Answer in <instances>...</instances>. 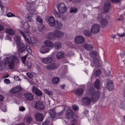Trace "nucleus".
Returning <instances> with one entry per match:
<instances>
[{
  "label": "nucleus",
  "mask_w": 125,
  "mask_h": 125,
  "mask_svg": "<svg viewBox=\"0 0 125 125\" xmlns=\"http://www.w3.org/2000/svg\"><path fill=\"white\" fill-rule=\"evenodd\" d=\"M86 94L89 96H91L92 101L95 102L100 97V93L99 91H96L93 87H91L87 91Z\"/></svg>",
  "instance_id": "obj_1"
},
{
  "label": "nucleus",
  "mask_w": 125,
  "mask_h": 125,
  "mask_svg": "<svg viewBox=\"0 0 125 125\" xmlns=\"http://www.w3.org/2000/svg\"><path fill=\"white\" fill-rule=\"evenodd\" d=\"M17 58L16 56H11L9 58L6 57L4 61L5 64H9L8 66L9 68L11 69H13L14 64V60Z\"/></svg>",
  "instance_id": "obj_2"
},
{
  "label": "nucleus",
  "mask_w": 125,
  "mask_h": 125,
  "mask_svg": "<svg viewBox=\"0 0 125 125\" xmlns=\"http://www.w3.org/2000/svg\"><path fill=\"white\" fill-rule=\"evenodd\" d=\"M58 9L59 12L61 13H65L67 11V8L63 3L59 4L58 5Z\"/></svg>",
  "instance_id": "obj_3"
},
{
  "label": "nucleus",
  "mask_w": 125,
  "mask_h": 125,
  "mask_svg": "<svg viewBox=\"0 0 125 125\" xmlns=\"http://www.w3.org/2000/svg\"><path fill=\"white\" fill-rule=\"evenodd\" d=\"M75 43L77 44H81L85 42L84 38L81 35L77 36L74 39Z\"/></svg>",
  "instance_id": "obj_4"
},
{
  "label": "nucleus",
  "mask_w": 125,
  "mask_h": 125,
  "mask_svg": "<svg viewBox=\"0 0 125 125\" xmlns=\"http://www.w3.org/2000/svg\"><path fill=\"white\" fill-rule=\"evenodd\" d=\"M100 29V26L99 24H95L92 26L91 29V31L94 33L96 34L99 32Z\"/></svg>",
  "instance_id": "obj_5"
},
{
  "label": "nucleus",
  "mask_w": 125,
  "mask_h": 125,
  "mask_svg": "<svg viewBox=\"0 0 125 125\" xmlns=\"http://www.w3.org/2000/svg\"><path fill=\"white\" fill-rule=\"evenodd\" d=\"M35 108L38 110H43L44 109V106L43 104L40 101L36 102L34 105Z\"/></svg>",
  "instance_id": "obj_6"
},
{
  "label": "nucleus",
  "mask_w": 125,
  "mask_h": 125,
  "mask_svg": "<svg viewBox=\"0 0 125 125\" xmlns=\"http://www.w3.org/2000/svg\"><path fill=\"white\" fill-rule=\"evenodd\" d=\"M75 114L72 110L69 109H67L66 111V115L68 119L73 118Z\"/></svg>",
  "instance_id": "obj_7"
},
{
  "label": "nucleus",
  "mask_w": 125,
  "mask_h": 125,
  "mask_svg": "<svg viewBox=\"0 0 125 125\" xmlns=\"http://www.w3.org/2000/svg\"><path fill=\"white\" fill-rule=\"evenodd\" d=\"M59 65L56 63H52L46 66V68L47 70H53L56 69L58 67Z\"/></svg>",
  "instance_id": "obj_8"
},
{
  "label": "nucleus",
  "mask_w": 125,
  "mask_h": 125,
  "mask_svg": "<svg viewBox=\"0 0 125 125\" xmlns=\"http://www.w3.org/2000/svg\"><path fill=\"white\" fill-rule=\"evenodd\" d=\"M24 96L25 99L28 101H32L34 99L33 95L30 93H24Z\"/></svg>",
  "instance_id": "obj_9"
},
{
  "label": "nucleus",
  "mask_w": 125,
  "mask_h": 125,
  "mask_svg": "<svg viewBox=\"0 0 125 125\" xmlns=\"http://www.w3.org/2000/svg\"><path fill=\"white\" fill-rule=\"evenodd\" d=\"M40 59L43 63L45 64L51 63L53 61L52 58L49 57H47L46 58H40Z\"/></svg>",
  "instance_id": "obj_10"
},
{
  "label": "nucleus",
  "mask_w": 125,
  "mask_h": 125,
  "mask_svg": "<svg viewBox=\"0 0 125 125\" xmlns=\"http://www.w3.org/2000/svg\"><path fill=\"white\" fill-rule=\"evenodd\" d=\"M18 47L19 52L21 53L25 52L26 51L25 46L24 44L23 43H21L17 45Z\"/></svg>",
  "instance_id": "obj_11"
},
{
  "label": "nucleus",
  "mask_w": 125,
  "mask_h": 125,
  "mask_svg": "<svg viewBox=\"0 0 125 125\" xmlns=\"http://www.w3.org/2000/svg\"><path fill=\"white\" fill-rule=\"evenodd\" d=\"M36 20L40 24L38 26V27L40 29H42L43 28L44 26L43 24V21L40 16H37L36 17Z\"/></svg>",
  "instance_id": "obj_12"
},
{
  "label": "nucleus",
  "mask_w": 125,
  "mask_h": 125,
  "mask_svg": "<svg viewBox=\"0 0 125 125\" xmlns=\"http://www.w3.org/2000/svg\"><path fill=\"white\" fill-rule=\"evenodd\" d=\"M35 119L38 121H42L44 117L43 115L40 113H36L35 115Z\"/></svg>",
  "instance_id": "obj_13"
},
{
  "label": "nucleus",
  "mask_w": 125,
  "mask_h": 125,
  "mask_svg": "<svg viewBox=\"0 0 125 125\" xmlns=\"http://www.w3.org/2000/svg\"><path fill=\"white\" fill-rule=\"evenodd\" d=\"M83 102L85 105H89L91 103L92 99L91 98L88 97H83L82 99Z\"/></svg>",
  "instance_id": "obj_14"
},
{
  "label": "nucleus",
  "mask_w": 125,
  "mask_h": 125,
  "mask_svg": "<svg viewBox=\"0 0 125 125\" xmlns=\"http://www.w3.org/2000/svg\"><path fill=\"white\" fill-rule=\"evenodd\" d=\"M32 90L33 92L34 93L38 96H40L42 95V93L41 91L35 86L33 87Z\"/></svg>",
  "instance_id": "obj_15"
},
{
  "label": "nucleus",
  "mask_w": 125,
  "mask_h": 125,
  "mask_svg": "<svg viewBox=\"0 0 125 125\" xmlns=\"http://www.w3.org/2000/svg\"><path fill=\"white\" fill-rule=\"evenodd\" d=\"M53 26L56 30H60L62 28L63 25L61 23L57 21L53 24Z\"/></svg>",
  "instance_id": "obj_16"
},
{
  "label": "nucleus",
  "mask_w": 125,
  "mask_h": 125,
  "mask_svg": "<svg viewBox=\"0 0 125 125\" xmlns=\"http://www.w3.org/2000/svg\"><path fill=\"white\" fill-rule=\"evenodd\" d=\"M114 86L113 82L110 80H108L107 81V88L110 91L113 90L114 89Z\"/></svg>",
  "instance_id": "obj_17"
},
{
  "label": "nucleus",
  "mask_w": 125,
  "mask_h": 125,
  "mask_svg": "<svg viewBox=\"0 0 125 125\" xmlns=\"http://www.w3.org/2000/svg\"><path fill=\"white\" fill-rule=\"evenodd\" d=\"M84 92L83 89L82 88H78L74 91V92L75 94L79 96H81L83 94Z\"/></svg>",
  "instance_id": "obj_18"
},
{
  "label": "nucleus",
  "mask_w": 125,
  "mask_h": 125,
  "mask_svg": "<svg viewBox=\"0 0 125 125\" xmlns=\"http://www.w3.org/2000/svg\"><path fill=\"white\" fill-rule=\"evenodd\" d=\"M110 6V4L109 2L105 3L103 8L104 13H107L108 11Z\"/></svg>",
  "instance_id": "obj_19"
},
{
  "label": "nucleus",
  "mask_w": 125,
  "mask_h": 125,
  "mask_svg": "<svg viewBox=\"0 0 125 125\" xmlns=\"http://www.w3.org/2000/svg\"><path fill=\"white\" fill-rule=\"evenodd\" d=\"M21 90V87L19 86H16L11 89L10 92L13 94H15L18 93Z\"/></svg>",
  "instance_id": "obj_20"
},
{
  "label": "nucleus",
  "mask_w": 125,
  "mask_h": 125,
  "mask_svg": "<svg viewBox=\"0 0 125 125\" xmlns=\"http://www.w3.org/2000/svg\"><path fill=\"white\" fill-rule=\"evenodd\" d=\"M50 48L47 46H42L40 50L42 54H44L48 52Z\"/></svg>",
  "instance_id": "obj_21"
},
{
  "label": "nucleus",
  "mask_w": 125,
  "mask_h": 125,
  "mask_svg": "<svg viewBox=\"0 0 125 125\" xmlns=\"http://www.w3.org/2000/svg\"><path fill=\"white\" fill-rule=\"evenodd\" d=\"M54 32H50L47 35L46 38L50 40H54L55 38Z\"/></svg>",
  "instance_id": "obj_22"
},
{
  "label": "nucleus",
  "mask_w": 125,
  "mask_h": 125,
  "mask_svg": "<svg viewBox=\"0 0 125 125\" xmlns=\"http://www.w3.org/2000/svg\"><path fill=\"white\" fill-rule=\"evenodd\" d=\"M55 38H62L64 36V33L62 31H54Z\"/></svg>",
  "instance_id": "obj_23"
},
{
  "label": "nucleus",
  "mask_w": 125,
  "mask_h": 125,
  "mask_svg": "<svg viewBox=\"0 0 125 125\" xmlns=\"http://www.w3.org/2000/svg\"><path fill=\"white\" fill-rule=\"evenodd\" d=\"M101 84L99 80L97 79L94 83V86L95 88L97 90H99L100 88Z\"/></svg>",
  "instance_id": "obj_24"
},
{
  "label": "nucleus",
  "mask_w": 125,
  "mask_h": 125,
  "mask_svg": "<svg viewBox=\"0 0 125 125\" xmlns=\"http://www.w3.org/2000/svg\"><path fill=\"white\" fill-rule=\"evenodd\" d=\"M108 23V20L106 18L103 19L100 21V23L103 27L105 26Z\"/></svg>",
  "instance_id": "obj_25"
},
{
  "label": "nucleus",
  "mask_w": 125,
  "mask_h": 125,
  "mask_svg": "<svg viewBox=\"0 0 125 125\" xmlns=\"http://www.w3.org/2000/svg\"><path fill=\"white\" fill-rule=\"evenodd\" d=\"M48 21L50 26L51 27H53L54 24L56 22L55 21L54 18L52 17H50L48 20Z\"/></svg>",
  "instance_id": "obj_26"
},
{
  "label": "nucleus",
  "mask_w": 125,
  "mask_h": 125,
  "mask_svg": "<svg viewBox=\"0 0 125 125\" xmlns=\"http://www.w3.org/2000/svg\"><path fill=\"white\" fill-rule=\"evenodd\" d=\"M44 44L46 46H47L49 47H54V44L51 42L49 41H46L44 42Z\"/></svg>",
  "instance_id": "obj_27"
},
{
  "label": "nucleus",
  "mask_w": 125,
  "mask_h": 125,
  "mask_svg": "<svg viewBox=\"0 0 125 125\" xmlns=\"http://www.w3.org/2000/svg\"><path fill=\"white\" fill-rule=\"evenodd\" d=\"M49 113L50 114L52 118L54 117L56 113L55 110V109L53 108L50 110L49 111Z\"/></svg>",
  "instance_id": "obj_28"
},
{
  "label": "nucleus",
  "mask_w": 125,
  "mask_h": 125,
  "mask_svg": "<svg viewBox=\"0 0 125 125\" xmlns=\"http://www.w3.org/2000/svg\"><path fill=\"white\" fill-rule=\"evenodd\" d=\"M5 31L6 33L11 35H13L15 34V31L11 29L6 28Z\"/></svg>",
  "instance_id": "obj_29"
},
{
  "label": "nucleus",
  "mask_w": 125,
  "mask_h": 125,
  "mask_svg": "<svg viewBox=\"0 0 125 125\" xmlns=\"http://www.w3.org/2000/svg\"><path fill=\"white\" fill-rule=\"evenodd\" d=\"M13 37L14 40L16 41L17 45L21 43H22V42L20 41V38L18 36L16 35Z\"/></svg>",
  "instance_id": "obj_30"
},
{
  "label": "nucleus",
  "mask_w": 125,
  "mask_h": 125,
  "mask_svg": "<svg viewBox=\"0 0 125 125\" xmlns=\"http://www.w3.org/2000/svg\"><path fill=\"white\" fill-rule=\"evenodd\" d=\"M54 45V47L56 49H59L62 46V44L59 42H55Z\"/></svg>",
  "instance_id": "obj_31"
},
{
  "label": "nucleus",
  "mask_w": 125,
  "mask_h": 125,
  "mask_svg": "<svg viewBox=\"0 0 125 125\" xmlns=\"http://www.w3.org/2000/svg\"><path fill=\"white\" fill-rule=\"evenodd\" d=\"M22 27L24 29L27 30L29 29L30 25L28 22H25L22 24Z\"/></svg>",
  "instance_id": "obj_32"
},
{
  "label": "nucleus",
  "mask_w": 125,
  "mask_h": 125,
  "mask_svg": "<svg viewBox=\"0 0 125 125\" xmlns=\"http://www.w3.org/2000/svg\"><path fill=\"white\" fill-rule=\"evenodd\" d=\"M60 80L58 77H55L53 78L52 80V83L54 84L58 83L59 82Z\"/></svg>",
  "instance_id": "obj_33"
},
{
  "label": "nucleus",
  "mask_w": 125,
  "mask_h": 125,
  "mask_svg": "<svg viewBox=\"0 0 125 125\" xmlns=\"http://www.w3.org/2000/svg\"><path fill=\"white\" fill-rule=\"evenodd\" d=\"M19 31L20 32L21 34L22 35L23 37L24 38L25 41L26 42H28L29 40L27 38V37L26 35V32H23V31L20 30H19Z\"/></svg>",
  "instance_id": "obj_34"
},
{
  "label": "nucleus",
  "mask_w": 125,
  "mask_h": 125,
  "mask_svg": "<svg viewBox=\"0 0 125 125\" xmlns=\"http://www.w3.org/2000/svg\"><path fill=\"white\" fill-rule=\"evenodd\" d=\"M44 91L45 93L49 96L50 97L52 96L53 95L52 92L51 91L45 89L44 90Z\"/></svg>",
  "instance_id": "obj_35"
},
{
  "label": "nucleus",
  "mask_w": 125,
  "mask_h": 125,
  "mask_svg": "<svg viewBox=\"0 0 125 125\" xmlns=\"http://www.w3.org/2000/svg\"><path fill=\"white\" fill-rule=\"evenodd\" d=\"M97 52L95 51H93L91 52L90 53V55L93 58H95L97 55Z\"/></svg>",
  "instance_id": "obj_36"
},
{
  "label": "nucleus",
  "mask_w": 125,
  "mask_h": 125,
  "mask_svg": "<svg viewBox=\"0 0 125 125\" xmlns=\"http://www.w3.org/2000/svg\"><path fill=\"white\" fill-rule=\"evenodd\" d=\"M84 47L88 51H90L93 48L92 46L90 44L85 45L84 46Z\"/></svg>",
  "instance_id": "obj_37"
},
{
  "label": "nucleus",
  "mask_w": 125,
  "mask_h": 125,
  "mask_svg": "<svg viewBox=\"0 0 125 125\" xmlns=\"http://www.w3.org/2000/svg\"><path fill=\"white\" fill-rule=\"evenodd\" d=\"M64 56V54L63 53L59 52L57 54L56 57L58 59H61Z\"/></svg>",
  "instance_id": "obj_38"
},
{
  "label": "nucleus",
  "mask_w": 125,
  "mask_h": 125,
  "mask_svg": "<svg viewBox=\"0 0 125 125\" xmlns=\"http://www.w3.org/2000/svg\"><path fill=\"white\" fill-rule=\"evenodd\" d=\"M101 73V70L99 69H97L96 70L95 73L96 77H98L100 75Z\"/></svg>",
  "instance_id": "obj_39"
},
{
  "label": "nucleus",
  "mask_w": 125,
  "mask_h": 125,
  "mask_svg": "<svg viewBox=\"0 0 125 125\" xmlns=\"http://www.w3.org/2000/svg\"><path fill=\"white\" fill-rule=\"evenodd\" d=\"M53 13L55 16L57 17L60 18L61 17V14L55 10H54L53 12Z\"/></svg>",
  "instance_id": "obj_40"
},
{
  "label": "nucleus",
  "mask_w": 125,
  "mask_h": 125,
  "mask_svg": "<svg viewBox=\"0 0 125 125\" xmlns=\"http://www.w3.org/2000/svg\"><path fill=\"white\" fill-rule=\"evenodd\" d=\"M53 13L55 16L57 17L60 18L61 17V14L55 10H54L53 12Z\"/></svg>",
  "instance_id": "obj_41"
},
{
  "label": "nucleus",
  "mask_w": 125,
  "mask_h": 125,
  "mask_svg": "<svg viewBox=\"0 0 125 125\" xmlns=\"http://www.w3.org/2000/svg\"><path fill=\"white\" fill-rule=\"evenodd\" d=\"M77 9L75 8L72 7L71 8L70 10V12L71 13H76L77 12Z\"/></svg>",
  "instance_id": "obj_42"
},
{
  "label": "nucleus",
  "mask_w": 125,
  "mask_h": 125,
  "mask_svg": "<svg viewBox=\"0 0 125 125\" xmlns=\"http://www.w3.org/2000/svg\"><path fill=\"white\" fill-rule=\"evenodd\" d=\"M26 75L30 78L32 79L34 76L33 73L31 72H28L26 73Z\"/></svg>",
  "instance_id": "obj_43"
},
{
  "label": "nucleus",
  "mask_w": 125,
  "mask_h": 125,
  "mask_svg": "<svg viewBox=\"0 0 125 125\" xmlns=\"http://www.w3.org/2000/svg\"><path fill=\"white\" fill-rule=\"evenodd\" d=\"M84 34L86 36H89L91 35V33L89 31L85 30L84 32Z\"/></svg>",
  "instance_id": "obj_44"
},
{
  "label": "nucleus",
  "mask_w": 125,
  "mask_h": 125,
  "mask_svg": "<svg viewBox=\"0 0 125 125\" xmlns=\"http://www.w3.org/2000/svg\"><path fill=\"white\" fill-rule=\"evenodd\" d=\"M27 57L26 55H25L24 56L22 57L21 58V59L22 60V62L24 63H25V61Z\"/></svg>",
  "instance_id": "obj_45"
},
{
  "label": "nucleus",
  "mask_w": 125,
  "mask_h": 125,
  "mask_svg": "<svg viewBox=\"0 0 125 125\" xmlns=\"http://www.w3.org/2000/svg\"><path fill=\"white\" fill-rule=\"evenodd\" d=\"M73 108L74 111H77L79 109L77 105H73Z\"/></svg>",
  "instance_id": "obj_46"
},
{
  "label": "nucleus",
  "mask_w": 125,
  "mask_h": 125,
  "mask_svg": "<svg viewBox=\"0 0 125 125\" xmlns=\"http://www.w3.org/2000/svg\"><path fill=\"white\" fill-rule=\"evenodd\" d=\"M32 119V117H31L28 116L27 119V122L28 123H30L31 122Z\"/></svg>",
  "instance_id": "obj_47"
},
{
  "label": "nucleus",
  "mask_w": 125,
  "mask_h": 125,
  "mask_svg": "<svg viewBox=\"0 0 125 125\" xmlns=\"http://www.w3.org/2000/svg\"><path fill=\"white\" fill-rule=\"evenodd\" d=\"M49 121L48 120H46L42 123V125H49Z\"/></svg>",
  "instance_id": "obj_48"
},
{
  "label": "nucleus",
  "mask_w": 125,
  "mask_h": 125,
  "mask_svg": "<svg viewBox=\"0 0 125 125\" xmlns=\"http://www.w3.org/2000/svg\"><path fill=\"white\" fill-rule=\"evenodd\" d=\"M7 16L9 17L15 16L14 14L11 13H9L7 14Z\"/></svg>",
  "instance_id": "obj_49"
},
{
  "label": "nucleus",
  "mask_w": 125,
  "mask_h": 125,
  "mask_svg": "<svg viewBox=\"0 0 125 125\" xmlns=\"http://www.w3.org/2000/svg\"><path fill=\"white\" fill-rule=\"evenodd\" d=\"M4 83L6 84H8L10 83V81L9 79H6L4 80Z\"/></svg>",
  "instance_id": "obj_50"
},
{
  "label": "nucleus",
  "mask_w": 125,
  "mask_h": 125,
  "mask_svg": "<svg viewBox=\"0 0 125 125\" xmlns=\"http://www.w3.org/2000/svg\"><path fill=\"white\" fill-rule=\"evenodd\" d=\"M26 65L27 68L28 69L30 68L31 67V63H28Z\"/></svg>",
  "instance_id": "obj_51"
},
{
  "label": "nucleus",
  "mask_w": 125,
  "mask_h": 125,
  "mask_svg": "<svg viewBox=\"0 0 125 125\" xmlns=\"http://www.w3.org/2000/svg\"><path fill=\"white\" fill-rule=\"evenodd\" d=\"M73 123L75 124H77V122H78V120L75 119H73Z\"/></svg>",
  "instance_id": "obj_52"
},
{
  "label": "nucleus",
  "mask_w": 125,
  "mask_h": 125,
  "mask_svg": "<svg viewBox=\"0 0 125 125\" xmlns=\"http://www.w3.org/2000/svg\"><path fill=\"white\" fill-rule=\"evenodd\" d=\"M70 1H72L74 3H78L80 1V0H69Z\"/></svg>",
  "instance_id": "obj_53"
},
{
  "label": "nucleus",
  "mask_w": 125,
  "mask_h": 125,
  "mask_svg": "<svg viewBox=\"0 0 125 125\" xmlns=\"http://www.w3.org/2000/svg\"><path fill=\"white\" fill-rule=\"evenodd\" d=\"M14 78L15 80L17 81L20 80V79L19 77L18 76L15 75V76L14 77Z\"/></svg>",
  "instance_id": "obj_54"
},
{
  "label": "nucleus",
  "mask_w": 125,
  "mask_h": 125,
  "mask_svg": "<svg viewBox=\"0 0 125 125\" xmlns=\"http://www.w3.org/2000/svg\"><path fill=\"white\" fill-rule=\"evenodd\" d=\"M25 110V108L23 107H21L19 108V110L20 111H24Z\"/></svg>",
  "instance_id": "obj_55"
},
{
  "label": "nucleus",
  "mask_w": 125,
  "mask_h": 125,
  "mask_svg": "<svg viewBox=\"0 0 125 125\" xmlns=\"http://www.w3.org/2000/svg\"><path fill=\"white\" fill-rule=\"evenodd\" d=\"M32 16H29L27 17V19L28 20V21H31L32 20Z\"/></svg>",
  "instance_id": "obj_56"
},
{
  "label": "nucleus",
  "mask_w": 125,
  "mask_h": 125,
  "mask_svg": "<svg viewBox=\"0 0 125 125\" xmlns=\"http://www.w3.org/2000/svg\"><path fill=\"white\" fill-rule=\"evenodd\" d=\"M120 0H111V1L113 3L118 2H120Z\"/></svg>",
  "instance_id": "obj_57"
},
{
  "label": "nucleus",
  "mask_w": 125,
  "mask_h": 125,
  "mask_svg": "<svg viewBox=\"0 0 125 125\" xmlns=\"http://www.w3.org/2000/svg\"><path fill=\"white\" fill-rule=\"evenodd\" d=\"M64 111H62L61 112L58 113L57 114L59 116H60L61 115H62V114L64 113Z\"/></svg>",
  "instance_id": "obj_58"
},
{
  "label": "nucleus",
  "mask_w": 125,
  "mask_h": 125,
  "mask_svg": "<svg viewBox=\"0 0 125 125\" xmlns=\"http://www.w3.org/2000/svg\"><path fill=\"white\" fill-rule=\"evenodd\" d=\"M4 30V28L3 26L0 24V31H2Z\"/></svg>",
  "instance_id": "obj_59"
},
{
  "label": "nucleus",
  "mask_w": 125,
  "mask_h": 125,
  "mask_svg": "<svg viewBox=\"0 0 125 125\" xmlns=\"http://www.w3.org/2000/svg\"><path fill=\"white\" fill-rule=\"evenodd\" d=\"M3 97L1 95H0V102L3 101Z\"/></svg>",
  "instance_id": "obj_60"
},
{
  "label": "nucleus",
  "mask_w": 125,
  "mask_h": 125,
  "mask_svg": "<svg viewBox=\"0 0 125 125\" xmlns=\"http://www.w3.org/2000/svg\"><path fill=\"white\" fill-rule=\"evenodd\" d=\"M102 18V17L101 16H99L97 17V19L98 21H100Z\"/></svg>",
  "instance_id": "obj_61"
},
{
  "label": "nucleus",
  "mask_w": 125,
  "mask_h": 125,
  "mask_svg": "<svg viewBox=\"0 0 125 125\" xmlns=\"http://www.w3.org/2000/svg\"><path fill=\"white\" fill-rule=\"evenodd\" d=\"M125 35V33H123V34H118V35L120 37H122L124 36Z\"/></svg>",
  "instance_id": "obj_62"
},
{
  "label": "nucleus",
  "mask_w": 125,
  "mask_h": 125,
  "mask_svg": "<svg viewBox=\"0 0 125 125\" xmlns=\"http://www.w3.org/2000/svg\"><path fill=\"white\" fill-rule=\"evenodd\" d=\"M27 51L30 54H31L32 52V51L30 49L28 50Z\"/></svg>",
  "instance_id": "obj_63"
},
{
  "label": "nucleus",
  "mask_w": 125,
  "mask_h": 125,
  "mask_svg": "<svg viewBox=\"0 0 125 125\" xmlns=\"http://www.w3.org/2000/svg\"><path fill=\"white\" fill-rule=\"evenodd\" d=\"M30 49V48L29 47L27 46V45H26L25 48L26 50L27 51L28 50Z\"/></svg>",
  "instance_id": "obj_64"
}]
</instances>
